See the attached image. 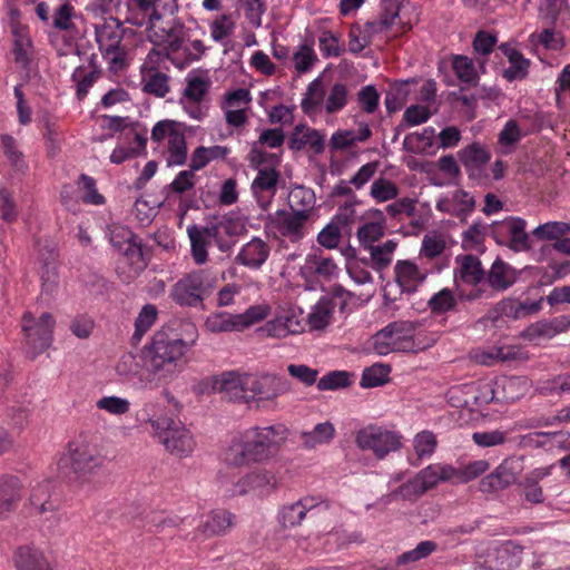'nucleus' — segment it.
I'll return each instance as SVG.
<instances>
[{"label": "nucleus", "instance_id": "nucleus-1", "mask_svg": "<svg viewBox=\"0 0 570 570\" xmlns=\"http://www.w3.org/2000/svg\"><path fill=\"white\" fill-rule=\"evenodd\" d=\"M287 436L288 430L283 424L247 428L230 439L222 452V461L230 468L264 463L277 453Z\"/></svg>", "mask_w": 570, "mask_h": 570}, {"label": "nucleus", "instance_id": "nucleus-2", "mask_svg": "<svg viewBox=\"0 0 570 570\" xmlns=\"http://www.w3.org/2000/svg\"><path fill=\"white\" fill-rule=\"evenodd\" d=\"M190 345L167 331H157L141 350V358L149 374L142 382L145 390L156 389L160 382L175 379L183 370V361Z\"/></svg>", "mask_w": 570, "mask_h": 570}, {"label": "nucleus", "instance_id": "nucleus-3", "mask_svg": "<svg viewBox=\"0 0 570 570\" xmlns=\"http://www.w3.org/2000/svg\"><path fill=\"white\" fill-rule=\"evenodd\" d=\"M419 21L415 4L403 0H382L380 17L367 22L364 29H352L350 32L348 49L351 52H361L374 40L386 41L397 35L410 30Z\"/></svg>", "mask_w": 570, "mask_h": 570}, {"label": "nucleus", "instance_id": "nucleus-4", "mask_svg": "<svg viewBox=\"0 0 570 570\" xmlns=\"http://www.w3.org/2000/svg\"><path fill=\"white\" fill-rule=\"evenodd\" d=\"M142 413L146 422L151 428V436L158 441L165 450L176 458H188L196 449V441L193 433L179 420L159 413V404L154 402L145 403Z\"/></svg>", "mask_w": 570, "mask_h": 570}, {"label": "nucleus", "instance_id": "nucleus-5", "mask_svg": "<svg viewBox=\"0 0 570 570\" xmlns=\"http://www.w3.org/2000/svg\"><path fill=\"white\" fill-rule=\"evenodd\" d=\"M423 330L410 321H395L376 332L372 337L373 350L379 355L394 352H419L432 344Z\"/></svg>", "mask_w": 570, "mask_h": 570}, {"label": "nucleus", "instance_id": "nucleus-6", "mask_svg": "<svg viewBox=\"0 0 570 570\" xmlns=\"http://www.w3.org/2000/svg\"><path fill=\"white\" fill-rule=\"evenodd\" d=\"M110 244L121 254L117 271L124 282H130L146 267L141 244L126 226L111 224L108 227Z\"/></svg>", "mask_w": 570, "mask_h": 570}, {"label": "nucleus", "instance_id": "nucleus-7", "mask_svg": "<svg viewBox=\"0 0 570 570\" xmlns=\"http://www.w3.org/2000/svg\"><path fill=\"white\" fill-rule=\"evenodd\" d=\"M498 392L491 382H471L452 386L446 392L448 403L461 413H468V419H476L483 414V407L498 399Z\"/></svg>", "mask_w": 570, "mask_h": 570}, {"label": "nucleus", "instance_id": "nucleus-8", "mask_svg": "<svg viewBox=\"0 0 570 570\" xmlns=\"http://www.w3.org/2000/svg\"><path fill=\"white\" fill-rule=\"evenodd\" d=\"M151 140L168 166H181L187 160V142L181 125L175 120H160L151 129Z\"/></svg>", "mask_w": 570, "mask_h": 570}, {"label": "nucleus", "instance_id": "nucleus-9", "mask_svg": "<svg viewBox=\"0 0 570 570\" xmlns=\"http://www.w3.org/2000/svg\"><path fill=\"white\" fill-rule=\"evenodd\" d=\"M246 386V404L258 409H267L279 396L291 391V383L284 376L273 373H248Z\"/></svg>", "mask_w": 570, "mask_h": 570}, {"label": "nucleus", "instance_id": "nucleus-10", "mask_svg": "<svg viewBox=\"0 0 570 570\" xmlns=\"http://www.w3.org/2000/svg\"><path fill=\"white\" fill-rule=\"evenodd\" d=\"M455 263L454 282L462 299L474 301L491 296L489 291L483 288L484 271L478 257L458 256Z\"/></svg>", "mask_w": 570, "mask_h": 570}, {"label": "nucleus", "instance_id": "nucleus-11", "mask_svg": "<svg viewBox=\"0 0 570 570\" xmlns=\"http://www.w3.org/2000/svg\"><path fill=\"white\" fill-rule=\"evenodd\" d=\"M216 277L205 269L194 271L178 279L170 289V297L180 306L196 307L213 292Z\"/></svg>", "mask_w": 570, "mask_h": 570}, {"label": "nucleus", "instance_id": "nucleus-12", "mask_svg": "<svg viewBox=\"0 0 570 570\" xmlns=\"http://www.w3.org/2000/svg\"><path fill=\"white\" fill-rule=\"evenodd\" d=\"M55 325L56 320L48 312L38 317L31 312L22 315L21 328L24 334L26 353L30 358L37 357L51 346Z\"/></svg>", "mask_w": 570, "mask_h": 570}, {"label": "nucleus", "instance_id": "nucleus-13", "mask_svg": "<svg viewBox=\"0 0 570 570\" xmlns=\"http://www.w3.org/2000/svg\"><path fill=\"white\" fill-rule=\"evenodd\" d=\"M400 432L386 426L370 424L356 432L355 444L362 451H370L377 460H384L390 453L403 445Z\"/></svg>", "mask_w": 570, "mask_h": 570}, {"label": "nucleus", "instance_id": "nucleus-14", "mask_svg": "<svg viewBox=\"0 0 570 570\" xmlns=\"http://www.w3.org/2000/svg\"><path fill=\"white\" fill-rule=\"evenodd\" d=\"M96 41L104 60L111 71L125 67L126 51L121 47L122 27L116 19L104 21L95 27Z\"/></svg>", "mask_w": 570, "mask_h": 570}, {"label": "nucleus", "instance_id": "nucleus-15", "mask_svg": "<svg viewBox=\"0 0 570 570\" xmlns=\"http://www.w3.org/2000/svg\"><path fill=\"white\" fill-rule=\"evenodd\" d=\"M220 483L230 495H244L250 492L257 495H267L276 489L277 479L269 469L257 468L239 476L236 481L220 475Z\"/></svg>", "mask_w": 570, "mask_h": 570}, {"label": "nucleus", "instance_id": "nucleus-16", "mask_svg": "<svg viewBox=\"0 0 570 570\" xmlns=\"http://www.w3.org/2000/svg\"><path fill=\"white\" fill-rule=\"evenodd\" d=\"M548 18L553 28H546L540 32L531 33L529 39L532 43L540 45L547 50L560 51L564 45V37L557 27H567L570 23V7L563 0H552Z\"/></svg>", "mask_w": 570, "mask_h": 570}, {"label": "nucleus", "instance_id": "nucleus-17", "mask_svg": "<svg viewBox=\"0 0 570 570\" xmlns=\"http://www.w3.org/2000/svg\"><path fill=\"white\" fill-rule=\"evenodd\" d=\"M67 460L79 478L94 474L105 463V458L96 445L85 439H78L68 444Z\"/></svg>", "mask_w": 570, "mask_h": 570}, {"label": "nucleus", "instance_id": "nucleus-18", "mask_svg": "<svg viewBox=\"0 0 570 570\" xmlns=\"http://www.w3.org/2000/svg\"><path fill=\"white\" fill-rule=\"evenodd\" d=\"M302 315L303 311L292 303L278 304L274 317L266 322L262 332L274 338L298 334L303 331Z\"/></svg>", "mask_w": 570, "mask_h": 570}, {"label": "nucleus", "instance_id": "nucleus-19", "mask_svg": "<svg viewBox=\"0 0 570 570\" xmlns=\"http://www.w3.org/2000/svg\"><path fill=\"white\" fill-rule=\"evenodd\" d=\"M205 52V46L199 39H189L184 29L166 49L167 59L178 67L185 68L190 62L198 60Z\"/></svg>", "mask_w": 570, "mask_h": 570}, {"label": "nucleus", "instance_id": "nucleus-20", "mask_svg": "<svg viewBox=\"0 0 570 570\" xmlns=\"http://www.w3.org/2000/svg\"><path fill=\"white\" fill-rule=\"evenodd\" d=\"M248 373L225 371L210 377L212 390L225 397L245 403Z\"/></svg>", "mask_w": 570, "mask_h": 570}, {"label": "nucleus", "instance_id": "nucleus-21", "mask_svg": "<svg viewBox=\"0 0 570 570\" xmlns=\"http://www.w3.org/2000/svg\"><path fill=\"white\" fill-rule=\"evenodd\" d=\"M252 96L248 89L238 88L227 92L223 104L226 122L232 127H242L248 120Z\"/></svg>", "mask_w": 570, "mask_h": 570}, {"label": "nucleus", "instance_id": "nucleus-22", "mask_svg": "<svg viewBox=\"0 0 570 570\" xmlns=\"http://www.w3.org/2000/svg\"><path fill=\"white\" fill-rule=\"evenodd\" d=\"M475 206L474 197L460 188H454L442 194L436 200L439 212L455 216L465 220Z\"/></svg>", "mask_w": 570, "mask_h": 570}, {"label": "nucleus", "instance_id": "nucleus-23", "mask_svg": "<svg viewBox=\"0 0 570 570\" xmlns=\"http://www.w3.org/2000/svg\"><path fill=\"white\" fill-rule=\"evenodd\" d=\"M309 218L295 213L293 210H277L273 218L272 223L277 233L287 238L288 240L295 243L303 239L307 234V222Z\"/></svg>", "mask_w": 570, "mask_h": 570}, {"label": "nucleus", "instance_id": "nucleus-24", "mask_svg": "<svg viewBox=\"0 0 570 570\" xmlns=\"http://www.w3.org/2000/svg\"><path fill=\"white\" fill-rule=\"evenodd\" d=\"M361 219L363 224L357 228V239L364 248L371 247V245L384 236L386 217L383 210L370 208L361 216Z\"/></svg>", "mask_w": 570, "mask_h": 570}, {"label": "nucleus", "instance_id": "nucleus-25", "mask_svg": "<svg viewBox=\"0 0 570 570\" xmlns=\"http://www.w3.org/2000/svg\"><path fill=\"white\" fill-rule=\"evenodd\" d=\"M183 29V26L174 19L164 20L158 13L154 12L149 14L147 37L151 43L166 50Z\"/></svg>", "mask_w": 570, "mask_h": 570}, {"label": "nucleus", "instance_id": "nucleus-26", "mask_svg": "<svg viewBox=\"0 0 570 570\" xmlns=\"http://www.w3.org/2000/svg\"><path fill=\"white\" fill-rule=\"evenodd\" d=\"M404 478V472L394 473L390 478V481L387 483L390 491L386 495H383L380 499L381 503L389 504L397 500L414 501L424 493V491L422 490L423 487L420 485V482L417 481L416 476H414L411 480H407L406 482H403L400 487L394 488V485L403 481Z\"/></svg>", "mask_w": 570, "mask_h": 570}, {"label": "nucleus", "instance_id": "nucleus-27", "mask_svg": "<svg viewBox=\"0 0 570 570\" xmlns=\"http://www.w3.org/2000/svg\"><path fill=\"white\" fill-rule=\"evenodd\" d=\"M269 254V244L259 237H253L239 248L235 261L249 269H258L265 264Z\"/></svg>", "mask_w": 570, "mask_h": 570}, {"label": "nucleus", "instance_id": "nucleus-28", "mask_svg": "<svg viewBox=\"0 0 570 570\" xmlns=\"http://www.w3.org/2000/svg\"><path fill=\"white\" fill-rule=\"evenodd\" d=\"M395 282L403 293H414L424 283L428 272L413 261H397L394 266Z\"/></svg>", "mask_w": 570, "mask_h": 570}, {"label": "nucleus", "instance_id": "nucleus-29", "mask_svg": "<svg viewBox=\"0 0 570 570\" xmlns=\"http://www.w3.org/2000/svg\"><path fill=\"white\" fill-rule=\"evenodd\" d=\"M299 273L306 279H331L338 274V267L331 257L309 253L306 255Z\"/></svg>", "mask_w": 570, "mask_h": 570}, {"label": "nucleus", "instance_id": "nucleus-30", "mask_svg": "<svg viewBox=\"0 0 570 570\" xmlns=\"http://www.w3.org/2000/svg\"><path fill=\"white\" fill-rule=\"evenodd\" d=\"M517 271L501 258H497L491 265L487 277H484L483 288L488 286L492 291L503 292L511 287L517 282Z\"/></svg>", "mask_w": 570, "mask_h": 570}, {"label": "nucleus", "instance_id": "nucleus-31", "mask_svg": "<svg viewBox=\"0 0 570 570\" xmlns=\"http://www.w3.org/2000/svg\"><path fill=\"white\" fill-rule=\"evenodd\" d=\"M52 489L49 480L38 481L31 487L29 497L31 513L41 515L58 509V502L52 498Z\"/></svg>", "mask_w": 570, "mask_h": 570}, {"label": "nucleus", "instance_id": "nucleus-32", "mask_svg": "<svg viewBox=\"0 0 570 570\" xmlns=\"http://www.w3.org/2000/svg\"><path fill=\"white\" fill-rule=\"evenodd\" d=\"M278 173L273 167L259 168L253 180L252 189L262 207H266L274 197L278 181Z\"/></svg>", "mask_w": 570, "mask_h": 570}, {"label": "nucleus", "instance_id": "nucleus-33", "mask_svg": "<svg viewBox=\"0 0 570 570\" xmlns=\"http://www.w3.org/2000/svg\"><path fill=\"white\" fill-rule=\"evenodd\" d=\"M499 49L509 61V67L504 69L503 77L509 81L524 79L529 72L530 60L514 45L504 42L500 45Z\"/></svg>", "mask_w": 570, "mask_h": 570}, {"label": "nucleus", "instance_id": "nucleus-34", "mask_svg": "<svg viewBox=\"0 0 570 570\" xmlns=\"http://www.w3.org/2000/svg\"><path fill=\"white\" fill-rule=\"evenodd\" d=\"M424 493L438 485L440 482L453 481L455 478V468L450 464L435 463L421 470L416 475Z\"/></svg>", "mask_w": 570, "mask_h": 570}, {"label": "nucleus", "instance_id": "nucleus-35", "mask_svg": "<svg viewBox=\"0 0 570 570\" xmlns=\"http://www.w3.org/2000/svg\"><path fill=\"white\" fill-rule=\"evenodd\" d=\"M570 326L567 317H556L552 320L539 321L531 324L523 333L529 340L551 338L559 333L566 332Z\"/></svg>", "mask_w": 570, "mask_h": 570}, {"label": "nucleus", "instance_id": "nucleus-36", "mask_svg": "<svg viewBox=\"0 0 570 570\" xmlns=\"http://www.w3.org/2000/svg\"><path fill=\"white\" fill-rule=\"evenodd\" d=\"M12 36V53L14 57V61L22 68H27L29 67L33 58V46L29 32L23 27L13 26Z\"/></svg>", "mask_w": 570, "mask_h": 570}, {"label": "nucleus", "instance_id": "nucleus-37", "mask_svg": "<svg viewBox=\"0 0 570 570\" xmlns=\"http://www.w3.org/2000/svg\"><path fill=\"white\" fill-rule=\"evenodd\" d=\"M436 132L433 127H425L421 131L406 135L403 148L412 154H429L435 145Z\"/></svg>", "mask_w": 570, "mask_h": 570}, {"label": "nucleus", "instance_id": "nucleus-38", "mask_svg": "<svg viewBox=\"0 0 570 570\" xmlns=\"http://www.w3.org/2000/svg\"><path fill=\"white\" fill-rule=\"evenodd\" d=\"M289 209L311 218L315 208L316 196L313 189L304 186H295L288 195Z\"/></svg>", "mask_w": 570, "mask_h": 570}, {"label": "nucleus", "instance_id": "nucleus-39", "mask_svg": "<svg viewBox=\"0 0 570 570\" xmlns=\"http://www.w3.org/2000/svg\"><path fill=\"white\" fill-rule=\"evenodd\" d=\"M371 135L367 124H360L357 130H337L331 137V147L342 151L357 142L366 141Z\"/></svg>", "mask_w": 570, "mask_h": 570}, {"label": "nucleus", "instance_id": "nucleus-40", "mask_svg": "<svg viewBox=\"0 0 570 570\" xmlns=\"http://www.w3.org/2000/svg\"><path fill=\"white\" fill-rule=\"evenodd\" d=\"M187 233L190 240L193 259L198 265L205 264L208 258L207 245L208 242L213 240L208 228L206 226L198 227L191 225L187 228Z\"/></svg>", "mask_w": 570, "mask_h": 570}, {"label": "nucleus", "instance_id": "nucleus-41", "mask_svg": "<svg viewBox=\"0 0 570 570\" xmlns=\"http://www.w3.org/2000/svg\"><path fill=\"white\" fill-rule=\"evenodd\" d=\"M317 507L314 498H304L293 504L284 507L279 512V520L284 527H294L299 524L306 513Z\"/></svg>", "mask_w": 570, "mask_h": 570}, {"label": "nucleus", "instance_id": "nucleus-42", "mask_svg": "<svg viewBox=\"0 0 570 570\" xmlns=\"http://www.w3.org/2000/svg\"><path fill=\"white\" fill-rule=\"evenodd\" d=\"M236 29V16L223 13L209 23L210 37L215 42L227 46Z\"/></svg>", "mask_w": 570, "mask_h": 570}, {"label": "nucleus", "instance_id": "nucleus-43", "mask_svg": "<svg viewBox=\"0 0 570 570\" xmlns=\"http://www.w3.org/2000/svg\"><path fill=\"white\" fill-rule=\"evenodd\" d=\"M230 154V149L226 146H199L190 157V167L193 170H200L214 160H223Z\"/></svg>", "mask_w": 570, "mask_h": 570}, {"label": "nucleus", "instance_id": "nucleus-44", "mask_svg": "<svg viewBox=\"0 0 570 570\" xmlns=\"http://www.w3.org/2000/svg\"><path fill=\"white\" fill-rule=\"evenodd\" d=\"M18 570H51L43 554L33 548H19L16 558Z\"/></svg>", "mask_w": 570, "mask_h": 570}, {"label": "nucleus", "instance_id": "nucleus-45", "mask_svg": "<svg viewBox=\"0 0 570 570\" xmlns=\"http://www.w3.org/2000/svg\"><path fill=\"white\" fill-rule=\"evenodd\" d=\"M510 247L515 252H523L530 248V238L525 233L527 223L520 217H512L505 222Z\"/></svg>", "mask_w": 570, "mask_h": 570}, {"label": "nucleus", "instance_id": "nucleus-46", "mask_svg": "<svg viewBox=\"0 0 570 570\" xmlns=\"http://www.w3.org/2000/svg\"><path fill=\"white\" fill-rule=\"evenodd\" d=\"M206 227L209 230V236H212L213 242H215L222 250H225L229 245L224 237L236 235L238 224L233 217L224 216L218 222L208 224Z\"/></svg>", "mask_w": 570, "mask_h": 570}, {"label": "nucleus", "instance_id": "nucleus-47", "mask_svg": "<svg viewBox=\"0 0 570 570\" xmlns=\"http://www.w3.org/2000/svg\"><path fill=\"white\" fill-rule=\"evenodd\" d=\"M144 90L157 97H165L169 91L168 77L164 72L141 67Z\"/></svg>", "mask_w": 570, "mask_h": 570}, {"label": "nucleus", "instance_id": "nucleus-48", "mask_svg": "<svg viewBox=\"0 0 570 570\" xmlns=\"http://www.w3.org/2000/svg\"><path fill=\"white\" fill-rule=\"evenodd\" d=\"M205 330L210 333L240 331L236 314L215 312L205 320Z\"/></svg>", "mask_w": 570, "mask_h": 570}, {"label": "nucleus", "instance_id": "nucleus-49", "mask_svg": "<svg viewBox=\"0 0 570 570\" xmlns=\"http://www.w3.org/2000/svg\"><path fill=\"white\" fill-rule=\"evenodd\" d=\"M335 435V428L331 422L316 424L311 431L302 433V442L305 448L313 449L330 443Z\"/></svg>", "mask_w": 570, "mask_h": 570}, {"label": "nucleus", "instance_id": "nucleus-50", "mask_svg": "<svg viewBox=\"0 0 570 570\" xmlns=\"http://www.w3.org/2000/svg\"><path fill=\"white\" fill-rule=\"evenodd\" d=\"M397 185L386 177L374 179L370 186L368 195L376 204H383L397 198Z\"/></svg>", "mask_w": 570, "mask_h": 570}, {"label": "nucleus", "instance_id": "nucleus-51", "mask_svg": "<svg viewBox=\"0 0 570 570\" xmlns=\"http://www.w3.org/2000/svg\"><path fill=\"white\" fill-rule=\"evenodd\" d=\"M185 80L186 87L181 97L204 101L210 85L207 75L200 71H190Z\"/></svg>", "mask_w": 570, "mask_h": 570}, {"label": "nucleus", "instance_id": "nucleus-52", "mask_svg": "<svg viewBox=\"0 0 570 570\" xmlns=\"http://www.w3.org/2000/svg\"><path fill=\"white\" fill-rule=\"evenodd\" d=\"M498 387H501L507 402H515L523 397L530 390V383L525 377L512 376L505 377L495 382Z\"/></svg>", "mask_w": 570, "mask_h": 570}, {"label": "nucleus", "instance_id": "nucleus-53", "mask_svg": "<svg viewBox=\"0 0 570 570\" xmlns=\"http://www.w3.org/2000/svg\"><path fill=\"white\" fill-rule=\"evenodd\" d=\"M397 247V242L394 239H389L381 245H371V247H365V249L370 250L372 267L376 271L385 269L393 259V254Z\"/></svg>", "mask_w": 570, "mask_h": 570}, {"label": "nucleus", "instance_id": "nucleus-54", "mask_svg": "<svg viewBox=\"0 0 570 570\" xmlns=\"http://www.w3.org/2000/svg\"><path fill=\"white\" fill-rule=\"evenodd\" d=\"M22 495V484L17 478H9L0 484V513L9 511Z\"/></svg>", "mask_w": 570, "mask_h": 570}, {"label": "nucleus", "instance_id": "nucleus-55", "mask_svg": "<svg viewBox=\"0 0 570 570\" xmlns=\"http://www.w3.org/2000/svg\"><path fill=\"white\" fill-rule=\"evenodd\" d=\"M446 247V236L444 233L439 230L428 232L423 239L420 249L422 257L432 259L440 256Z\"/></svg>", "mask_w": 570, "mask_h": 570}, {"label": "nucleus", "instance_id": "nucleus-56", "mask_svg": "<svg viewBox=\"0 0 570 570\" xmlns=\"http://www.w3.org/2000/svg\"><path fill=\"white\" fill-rule=\"evenodd\" d=\"M293 66L298 75L309 72L318 61L314 48L307 43H302L293 52Z\"/></svg>", "mask_w": 570, "mask_h": 570}, {"label": "nucleus", "instance_id": "nucleus-57", "mask_svg": "<svg viewBox=\"0 0 570 570\" xmlns=\"http://www.w3.org/2000/svg\"><path fill=\"white\" fill-rule=\"evenodd\" d=\"M570 234L569 222L551 220L537 226L532 235L540 240H554L558 242L564 235Z\"/></svg>", "mask_w": 570, "mask_h": 570}, {"label": "nucleus", "instance_id": "nucleus-58", "mask_svg": "<svg viewBox=\"0 0 570 570\" xmlns=\"http://www.w3.org/2000/svg\"><path fill=\"white\" fill-rule=\"evenodd\" d=\"M510 559V543H503L489 548L487 559L478 563L490 570H499L509 568L512 563Z\"/></svg>", "mask_w": 570, "mask_h": 570}, {"label": "nucleus", "instance_id": "nucleus-59", "mask_svg": "<svg viewBox=\"0 0 570 570\" xmlns=\"http://www.w3.org/2000/svg\"><path fill=\"white\" fill-rule=\"evenodd\" d=\"M332 314L331 302L326 298H322L312 307L307 323L312 330H323L330 324Z\"/></svg>", "mask_w": 570, "mask_h": 570}, {"label": "nucleus", "instance_id": "nucleus-60", "mask_svg": "<svg viewBox=\"0 0 570 570\" xmlns=\"http://www.w3.org/2000/svg\"><path fill=\"white\" fill-rule=\"evenodd\" d=\"M452 68L460 81L468 85L478 81V68L471 58L461 55L454 56L452 59Z\"/></svg>", "mask_w": 570, "mask_h": 570}, {"label": "nucleus", "instance_id": "nucleus-61", "mask_svg": "<svg viewBox=\"0 0 570 570\" xmlns=\"http://www.w3.org/2000/svg\"><path fill=\"white\" fill-rule=\"evenodd\" d=\"M130 401L117 395H105L96 401V407L110 415L121 416L130 411Z\"/></svg>", "mask_w": 570, "mask_h": 570}, {"label": "nucleus", "instance_id": "nucleus-62", "mask_svg": "<svg viewBox=\"0 0 570 570\" xmlns=\"http://www.w3.org/2000/svg\"><path fill=\"white\" fill-rule=\"evenodd\" d=\"M390 372V366L384 364L366 367L361 377V386L365 389L381 386L389 381Z\"/></svg>", "mask_w": 570, "mask_h": 570}, {"label": "nucleus", "instance_id": "nucleus-63", "mask_svg": "<svg viewBox=\"0 0 570 570\" xmlns=\"http://www.w3.org/2000/svg\"><path fill=\"white\" fill-rule=\"evenodd\" d=\"M438 442L433 432L424 430L413 438V449L419 459H430L435 452Z\"/></svg>", "mask_w": 570, "mask_h": 570}, {"label": "nucleus", "instance_id": "nucleus-64", "mask_svg": "<svg viewBox=\"0 0 570 570\" xmlns=\"http://www.w3.org/2000/svg\"><path fill=\"white\" fill-rule=\"evenodd\" d=\"M233 514L227 511L213 512L204 524V532L210 535L225 533L233 525Z\"/></svg>", "mask_w": 570, "mask_h": 570}]
</instances>
